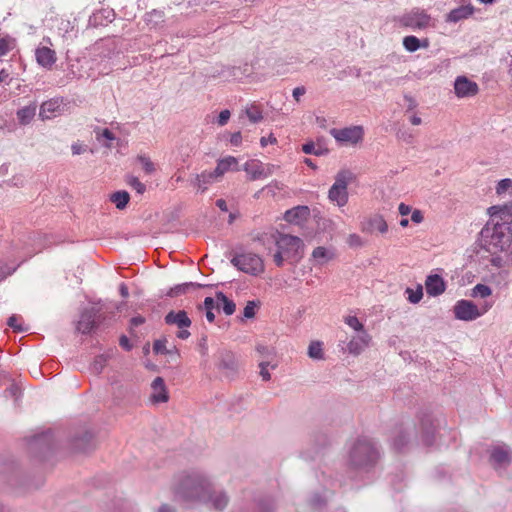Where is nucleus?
Returning a JSON list of instances; mask_svg holds the SVG:
<instances>
[{
  "label": "nucleus",
  "instance_id": "8",
  "mask_svg": "<svg viewBox=\"0 0 512 512\" xmlns=\"http://www.w3.org/2000/svg\"><path fill=\"white\" fill-rule=\"evenodd\" d=\"M69 447L74 453H89L95 449L94 434L87 429L76 431L69 439Z\"/></svg>",
  "mask_w": 512,
  "mask_h": 512
},
{
  "label": "nucleus",
  "instance_id": "15",
  "mask_svg": "<svg viewBox=\"0 0 512 512\" xmlns=\"http://www.w3.org/2000/svg\"><path fill=\"white\" fill-rule=\"evenodd\" d=\"M454 91L458 98L472 97L479 92V86L475 81L462 75L455 79Z\"/></svg>",
  "mask_w": 512,
  "mask_h": 512
},
{
  "label": "nucleus",
  "instance_id": "29",
  "mask_svg": "<svg viewBox=\"0 0 512 512\" xmlns=\"http://www.w3.org/2000/svg\"><path fill=\"white\" fill-rule=\"evenodd\" d=\"M243 170L247 172L250 180H257L267 177L263 163L259 160H250L243 165Z\"/></svg>",
  "mask_w": 512,
  "mask_h": 512
},
{
  "label": "nucleus",
  "instance_id": "59",
  "mask_svg": "<svg viewBox=\"0 0 512 512\" xmlns=\"http://www.w3.org/2000/svg\"><path fill=\"white\" fill-rule=\"evenodd\" d=\"M345 323L354 329L357 333H362V331H366L364 325L359 321L356 316H347L345 318Z\"/></svg>",
  "mask_w": 512,
  "mask_h": 512
},
{
  "label": "nucleus",
  "instance_id": "27",
  "mask_svg": "<svg viewBox=\"0 0 512 512\" xmlns=\"http://www.w3.org/2000/svg\"><path fill=\"white\" fill-rule=\"evenodd\" d=\"M475 11V8L471 4L461 5L457 8L452 9L446 16L447 22L457 23L461 20L467 19Z\"/></svg>",
  "mask_w": 512,
  "mask_h": 512
},
{
  "label": "nucleus",
  "instance_id": "38",
  "mask_svg": "<svg viewBox=\"0 0 512 512\" xmlns=\"http://www.w3.org/2000/svg\"><path fill=\"white\" fill-rule=\"evenodd\" d=\"M217 301L220 303L221 308L225 315L230 316L236 310V304L232 299H229L222 291H217L215 294Z\"/></svg>",
  "mask_w": 512,
  "mask_h": 512
},
{
  "label": "nucleus",
  "instance_id": "46",
  "mask_svg": "<svg viewBox=\"0 0 512 512\" xmlns=\"http://www.w3.org/2000/svg\"><path fill=\"white\" fill-rule=\"evenodd\" d=\"M110 358H111L110 354L97 355L91 364V370L96 374L102 373L103 369L107 365V362Z\"/></svg>",
  "mask_w": 512,
  "mask_h": 512
},
{
  "label": "nucleus",
  "instance_id": "19",
  "mask_svg": "<svg viewBox=\"0 0 512 512\" xmlns=\"http://www.w3.org/2000/svg\"><path fill=\"white\" fill-rule=\"evenodd\" d=\"M425 289L429 296L437 297L446 290V282L441 275L430 274L425 280Z\"/></svg>",
  "mask_w": 512,
  "mask_h": 512
},
{
  "label": "nucleus",
  "instance_id": "47",
  "mask_svg": "<svg viewBox=\"0 0 512 512\" xmlns=\"http://www.w3.org/2000/svg\"><path fill=\"white\" fill-rule=\"evenodd\" d=\"M16 46V39L10 35L0 37V57L6 55L9 51L13 50Z\"/></svg>",
  "mask_w": 512,
  "mask_h": 512
},
{
  "label": "nucleus",
  "instance_id": "20",
  "mask_svg": "<svg viewBox=\"0 0 512 512\" xmlns=\"http://www.w3.org/2000/svg\"><path fill=\"white\" fill-rule=\"evenodd\" d=\"M203 503L210 504L211 507L216 511H223L229 503V497L225 491H215L213 489V485L211 484L209 489V496L205 498Z\"/></svg>",
  "mask_w": 512,
  "mask_h": 512
},
{
  "label": "nucleus",
  "instance_id": "44",
  "mask_svg": "<svg viewBox=\"0 0 512 512\" xmlns=\"http://www.w3.org/2000/svg\"><path fill=\"white\" fill-rule=\"evenodd\" d=\"M302 151L307 155L323 156L329 153L327 148H323L320 145L318 148L315 147V143L312 140L307 141L302 145Z\"/></svg>",
  "mask_w": 512,
  "mask_h": 512
},
{
  "label": "nucleus",
  "instance_id": "18",
  "mask_svg": "<svg viewBox=\"0 0 512 512\" xmlns=\"http://www.w3.org/2000/svg\"><path fill=\"white\" fill-rule=\"evenodd\" d=\"M151 388L150 401L153 404L165 403L169 400L168 390L162 377H156L151 383Z\"/></svg>",
  "mask_w": 512,
  "mask_h": 512
},
{
  "label": "nucleus",
  "instance_id": "14",
  "mask_svg": "<svg viewBox=\"0 0 512 512\" xmlns=\"http://www.w3.org/2000/svg\"><path fill=\"white\" fill-rule=\"evenodd\" d=\"M116 17V13L113 8L100 7L93 11L92 15H90L88 20V27L98 28L107 26L111 23Z\"/></svg>",
  "mask_w": 512,
  "mask_h": 512
},
{
  "label": "nucleus",
  "instance_id": "61",
  "mask_svg": "<svg viewBox=\"0 0 512 512\" xmlns=\"http://www.w3.org/2000/svg\"><path fill=\"white\" fill-rule=\"evenodd\" d=\"M226 135L229 138H226L229 140L232 146H240L243 140L242 134L240 131L234 132V133H226Z\"/></svg>",
  "mask_w": 512,
  "mask_h": 512
},
{
  "label": "nucleus",
  "instance_id": "23",
  "mask_svg": "<svg viewBox=\"0 0 512 512\" xmlns=\"http://www.w3.org/2000/svg\"><path fill=\"white\" fill-rule=\"evenodd\" d=\"M310 216V209L306 205H298L287 210L284 213V219L288 223L299 224L302 221H305Z\"/></svg>",
  "mask_w": 512,
  "mask_h": 512
},
{
  "label": "nucleus",
  "instance_id": "12",
  "mask_svg": "<svg viewBox=\"0 0 512 512\" xmlns=\"http://www.w3.org/2000/svg\"><path fill=\"white\" fill-rule=\"evenodd\" d=\"M330 134L339 143L356 145L363 140L364 129L362 126H350L342 129L333 128Z\"/></svg>",
  "mask_w": 512,
  "mask_h": 512
},
{
  "label": "nucleus",
  "instance_id": "64",
  "mask_svg": "<svg viewBox=\"0 0 512 512\" xmlns=\"http://www.w3.org/2000/svg\"><path fill=\"white\" fill-rule=\"evenodd\" d=\"M286 260L284 253L282 250L277 248L276 253L274 254V262L277 267H282L284 264V261Z\"/></svg>",
  "mask_w": 512,
  "mask_h": 512
},
{
  "label": "nucleus",
  "instance_id": "13",
  "mask_svg": "<svg viewBox=\"0 0 512 512\" xmlns=\"http://www.w3.org/2000/svg\"><path fill=\"white\" fill-rule=\"evenodd\" d=\"M431 16L419 8L412 9L409 13L400 18V23L404 27L411 29H425L430 25Z\"/></svg>",
  "mask_w": 512,
  "mask_h": 512
},
{
  "label": "nucleus",
  "instance_id": "9",
  "mask_svg": "<svg viewBox=\"0 0 512 512\" xmlns=\"http://www.w3.org/2000/svg\"><path fill=\"white\" fill-rule=\"evenodd\" d=\"M216 367L228 380L235 379L238 374V361L234 353L226 349L218 351Z\"/></svg>",
  "mask_w": 512,
  "mask_h": 512
},
{
  "label": "nucleus",
  "instance_id": "62",
  "mask_svg": "<svg viewBox=\"0 0 512 512\" xmlns=\"http://www.w3.org/2000/svg\"><path fill=\"white\" fill-rule=\"evenodd\" d=\"M230 116H231V113L228 109H224V110L220 111V113L217 117L218 125L224 126L225 124H227V122L230 119Z\"/></svg>",
  "mask_w": 512,
  "mask_h": 512
},
{
  "label": "nucleus",
  "instance_id": "11",
  "mask_svg": "<svg viewBox=\"0 0 512 512\" xmlns=\"http://www.w3.org/2000/svg\"><path fill=\"white\" fill-rule=\"evenodd\" d=\"M454 316L457 320L473 321L483 315L478 306L471 300H458L453 307Z\"/></svg>",
  "mask_w": 512,
  "mask_h": 512
},
{
  "label": "nucleus",
  "instance_id": "3",
  "mask_svg": "<svg viewBox=\"0 0 512 512\" xmlns=\"http://www.w3.org/2000/svg\"><path fill=\"white\" fill-rule=\"evenodd\" d=\"M510 223H495L493 226L486 224L480 231L479 244L481 248L489 253L507 251L512 243V235L507 232L510 230Z\"/></svg>",
  "mask_w": 512,
  "mask_h": 512
},
{
  "label": "nucleus",
  "instance_id": "21",
  "mask_svg": "<svg viewBox=\"0 0 512 512\" xmlns=\"http://www.w3.org/2000/svg\"><path fill=\"white\" fill-rule=\"evenodd\" d=\"M164 322L167 325H175L179 329L189 328L192 324V321L185 310L169 311L164 316Z\"/></svg>",
  "mask_w": 512,
  "mask_h": 512
},
{
  "label": "nucleus",
  "instance_id": "2",
  "mask_svg": "<svg viewBox=\"0 0 512 512\" xmlns=\"http://www.w3.org/2000/svg\"><path fill=\"white\" fill-rule=\"evenodd\" d=\"M211 482L200 472L183 475L174 490L175 497L187 504L203 503L209 496Z\"/></svg>",
  "mask_w": 512,
  "mask_h": 512
},
{
  "label": "nucleus",
  "instance_id": "28",
  "mask_svg": "<svg viewBox=\"0 0 512 512\" xmlns=\"http://www.w3.org/2000/svg\"><path fill=\"white\" fill-rule=\"evenodd\" d=\"M212 285H204L197 282H186L182 284H177L174 287H171L167 292L166 296L173 298L183 294H187L191 290L201 289L205 287H211Z\"/></svg>",
  "mask_w": 512,
  "mask_h": 512
},
{
  "label": "nucleus",
  "instance_id": "6",
  "mask_svg": "<svg viewBox=\"0 0 512 512\" xmlns=\"http://www.w3.org/2000/svg\"><path fill=\"white\" fill-rule=\"evenodd\" d=\"M106 320L102 305L85 308L80 315L76 329L82 334H89L99 328Z\"/></svg>",
  "mask_w": 512,
  "mask_h": 512
},
{
  "label": "nucleus",
  "instance_id": "57",
  "mask_svg": "<svg viewBox=\"0 0 512 512\" xmlns=\"http://www.w3.org/2000/svg\"><path fill=\"white\" fill-rule=\"evenodd\" d=\"M245 112L252 123H258L263 119L262 111L257 106L247 108Z\"/></svg>",
  "mask_w": 512,
  "mask_h": 512
},
{
  "label": "nucleus",
  "instance_id": "17",
  "mask_svg": "<svg viewBox=\"0 0 512 512\" xmlns=\"http://www.w3.org/2000/svg\"><path fill=\"white\" fill-rule=\"evenodd\" d=\"M188 183L191 187L197 188L202 193L208 189V185L217 181L212 171H203L200 174H191L188 178Z\"/></svg>",
  "mask_w": 512,
  "mask_h": 512
},
{
  "label": "nucleus",
  "instance_id": "7",
  "mask_svg": "<svg viewBox=\"0 0 512 512\" xmlns=\"http://www.w3.org/2000/svg\"><path fill=\"white\" fill-rule=\"evenodd\" d=\"M231 264L238 270L252 275L258 276L264 272V263L262 258L255 253L235 254L231 259Z\"/></svg>",
  "mask_w": 512,
  "mask_h": 512
},
{
  "label": "nucleus",
  "instance_id": "60",
  "mask_svg": "<svg viewBox=\"0 0 512 512\" xmlns=\"http://www.w3.org/2000/svg\"><path fill=\"white\" fill-rule=\"evenodd\" d=\"M512 185V181L509 178L501 179L496 186V193L501 195L505 193Z\"/></svg>",
  "mask_w": 512,
  "mask_h": 512
},
{
  "label": "nucleus",
  "instance_id": "39",
  "mask_svg": "<svg viewBox=\"0 0 512 512\" xmlns=\"http://www.w3.org/2000/svg\"><path fill=\"white\" fill-rule=\"evenodd\" d=\"M36 103L30 104L28 106L22 107L17 111V119L20 124L26 125L31 122L36 114Z\"/></svg>",
  "mask_w": 512,
  "mask_h": 512
},
{
  "label": "nucleus",
  "instance_id": "30",
  "mask_svg": "<svg viewBox=\"0 0 512 512\" xmlns=\"http://www.w3.org/2000/svg\"><path fill=\"white\" fill-rule=\"evenodd\" d=\"M375 230L380 233H385L388 230V225L381 215H374L363 224V231L372 233Z\"/></svg>",
  "mask_w": 512,
  "mask_h": 512
},
{
  "label": "nucleus",
  "instance_id": "37",
  "mask_svg": "<svg viewBox=\"0 0 512 512\" xmlns=\"http://www.w3.org/2000/svg\"><path fill=\"white\" fill-rule=\"evenodd\" d=\"M355 179L356 176L353 172L348 169H342L336 174L335 182L333 185L338 186V188L347 190L348 184Z\"/></svg>",
  "mask_w": 512,
  "mask_h": 512
},
{
  "label": "nucleus",
  "instance_id": "34",
  "mask_svg": "<svg viewBox=\"0 0 512 512\" xmlns=\"http://www.w3.org/2000/svg\"><path fill=\"white\" fill-rule=\"evenodd\" d=\"M328 198L332 202H336L339 207H343L348 202V191L332 185L328 192Z\"/></svg>",
  "mask_w": 512,
  "mask_h": 512
},
{
  "label": "nucleus",
  "instance_id": "22",
  "mask_svg": "<svg viewBox=\"0 0 512 512\" xmlns=\"http://www.w3.org/2000/svg\"><path fill=\"white\" fill-rule=\"evenodd\" d=\"M239 170H240V168L238 165L237 158H235L233 156H227V157L220 158L217 160V165L212 172L218 180L228 171H239Z\"/></svg>",
  "mask_w": 512,
  "mask_h": 512
},
{
  "label": "nucleus",
  "instance_id": "52",
  "mask_svg": "<svg viewBox=\"0 0 512 512\" xmlns=\"http://www.w3.org/2000/svg\"><path fill=\"white\" fill-rule=\"evenodd\" d=\"M309 505L316 510H321L327 505V500L320 493H313L309 499Z\"/></svg>",
  "mask_w": 512,
  "mask_h": 512
},
{
  "label": "nucleus",
  "instance_id": "32",
  "mask_svg": "<svg viewBox=\"0 0 512 512\" xmlns=\"http://www.w3.org/2000/svg\"><path fill=\"white\" fill-rule=\"evenodd\" d=\"M409 442H410L409 432L406 429L401 427L398 430L397 434L392 439V446L396 452L402 453L405 451V448L407 447Z\"/></svg>",
  "mask_w": 512,
  "mask_h": 512
},
{
  "label": "nucleus",
  "instance_id": "31",
  "mask_svg": "<svg viewBox=\"0 0 512 512\" xmlns=\"http://www.w3.org/2000/svg\"><path fill=\"white\" fill-rule=\"evenodd\" d=\"M276 503L271 496H261L254 500L253 512H274Z\"/></svg>",
  "mask_w": 512,
  "mask_h": 512
},
{
  "label": "nucleus",
  "instance_id": "35",
  "mask_svg": "<svg viewBox=\"0 0 512 512\" xmlns=\"http://www.w3.org/2000/svg\"><path fill=\"white\" fill-rule=\"evenodd\" d=\"M490 462L496 466H502L510 463L508 451L503 447H494L490 454Z\"/></svg>",
  "mask_w": 512,
  "mask_h": 512
},
{
  "label": "nucleus",
  "instance_id": "42",
  "mask_svg": "<svg viewBox=\"0 0 512 512\" xmlns=\"http://www.w3.org/2000/svg\"><path fill=\"white\" fill-rule=\"evenodd\" d=\"M110 200L115 204L117 209L123 210L129 203L130 195L126 190H118L111 194Z\"/></svg>",
  "mask_w": 512,
  "mask_h": 512
},
{
  "label": "nucleus",
  "instance_id": "48",
  "mask_svg": "<svg viewBox=\"0 0 512 512\" xmlns=\"http://www.w3.org/2000/svg\"><path fill=\"white\" fill-rule=\"evenodd\" d=\"M261 302L259 300H250L246 303L243 309V319H252L255 317L257 310L259 309Z\"/></svg>",
  "mask_w": 512,
  "mask_h": 512
},
{
  "label": "nucleus",
  "instance_id": "56",
  "mask_svg": "<svg viewBox=\"0 0 512 512\" xmlns=\"http://www.w3.org/2000/svg\"><path fill=\"white\" fill-rule=\"evenodd\" d=\"M167 338L166 336H162L159 339H156L153 342V353L155 355H164L168 352V349L166 348Z\"/></svg>",
  "mask_w": 512,
  "mask_h": 512
},
{
  "label": "nucleus",
  "instance_id": "63",
  "mask_svg": "<svg viewBox=\"0 0 512 512\" xmlns=\"http://www.w3.org/2000/svg\"><path fill=\"white\" fill-rule=\"evenodd\" d=\"M119 345L121 348L127 352L133 349V345L130 342V339L126 335H121L119 338Z\"/></svg>",
  "mask_w": 512,
  "mask_h": 512
},
{
  "label": "nucleus",
  "instance_id": "41",
  "mask_svg": "<svg viewBox=\"0 0 512 512\" xmlns=\"http://www.w3.org/2000/svg\"><path fill=\"white\" fill-rule=\"evenodd\" d=\"M97 140L99 142L104 140L102 145L106 148H112L114 146V142L119 146L121 142V140L116 138L115 134L108 128H104L101 133H97Z\"/></svg>",
  "mask_w": 512,
  "mask_h": 512
},
{
  "label": "nucleus",
  "instance_id": "43",
  "mask_svg": "<svg viewBox=\"0 0 512 512\" xmlns=\"http://www.w3.org/2000/svg\"><path fill=\"white\" fill-rule=\"evenodd\" d=\"M312 257L318 264L323 265L334 257V253L326 247L318 246L313 250Z\"/></svg>",
  "mask_w": 512,
  "mask_h": 512
},
{
  "label": "nucleus",
  "instance_id": "40",
  "mask_svg": "<svg viewBox=\"0 0 512 512\" xmlns=\"http://www.w3.org/2000/svg\"><path fill=\"white\" fill-rule=\"evenodd\" d=\"M312 437L314 442V454H318L332 443L331 438L324 432H316Z\"/></svg>",
  "mask_w": 512,
  "mask_h": 512
},
{
  "label": "nucleus",
  "instance_id": "55",
  "mask_svg": "<svg viewBox=\"0 0 512 512\" xmlns=\"http://www.w3.org/2000/svg\"><path fill=\"white\" fill-rule=\"evenodd\" d=\"M268 367L275 369L277 367V364H272L271 361H269V360H262L259 363L260 376L263 381H269L271 379V374L268 371Z\"/></svg>",
  "mask_w": 512,
  "mask_h": 512
},
{
  "label": "nucleus",
  "instance_id": "33",
  "mask_svg": "<svg viewBox=\"0 0 512 512\" xmlns=\"http://www.w3.org/2000/svg\"><path fill=\"white\" fill-rule=\"evenodd\" d=\"M488 213L492 218L499 217L502 220V223H510L509 220L512 217V206L494 205L488 208Z\"/></svg>",
  "mask_w": 512,
  "mask_h": 512
},
{
  "label": "nucleus",
  "instance_id": "5",
  "mask_svg": "<svg viewBox=\"0 0 512 512\" xmlns=\"http://www.w3.org/2000/svg\"><path fill=\"white\" fill-rule=\"evenodd\" d=\"M276 246L285 255L286 260L290 261L292 264L298 263L304 254V243L303 241L293 235L281 233L279 231L276 232Z\"/></svg>",
  "mask_w": 512,
  "mask_h": 512
},
{
  "label": "nucleus",
  "instance_id": "25",
  "mask_svg": "<svg viewBox=\"0 0 512 512\" xmlns=\"http://www.w3.org/2000/svg\"><path fill=\"white\" fill-rule=\"evenodd\" d=\"M144 21L149 29L163 30L165 28V13L162 10L154 9L145 14Z\"/></svg>",
  "mask_w": 512,
  "mask_h": 512
},
{
  "label": "nucleus",
  "instance_id": "45",
  "mask_svg": "<svg viewBox=\"0 0 512 512\" xmlns=\"http://www.w3.org/2000/svg\"><path fill=\"white\" fill-rule=\"evenodd\" d=\"M308 356L314 360L324 359L323 343L320 341H312L308 347Z\"/></svg>",
  "mask_w": 512,
  "mask_h": 512
},
{
  "label": "nucleus",
  "instance_id": "26",
  "mask_svg": "<svg viewBox=\"0 0 512 512\" xmlns=\"http://www.w3.org/2000/svg\"><path fill=\"white\" fill-rule=\"evenodd\" d=\"M37 63L44 68H51L56 62V53L49 47H38L35 51Z\"/></svg>",
  "mask_w": 512,
  "mask_h": 512
},
{
  "label": "nucleus",
  "instance_id": "54",
  "mask_svg": "<svg viewBox=\"0 0 512 512\" xmlns=\"http://www.w3.org/2000/svg\"><path fill=\"white\" fill-rule=\"evenodd\" d=\"M255 349L260 354V356L263 358V360L270 361L276 355L274 347H271V346L258 344Z\"/></svg>",
  "mask_w": 512,
  "mask_h": 512
},
{
  "label": "nucleus",
  "instance_id": "49",
  "mask_svg": "<svg viewBox=\"0 0 512 512\" xmlns=\"http://www.w3.org/2000/svg\"><path fill=\"white\" fill-rule=\"evenodd\" d=\"M405 294H407V300L410 303L417 304L423 298V287L421 284H418L416 289L408 287L406 288Z\"/></svg>",
  "mask_w": 512,
  "mask_h": 512
},
{
  "label": "nucleus",
  "instance_id": "10",
  "mask_svg": "<svg viewBox=\"0 0 512 512\" xmlns=\"http://www.w3.org/2000/svg\"><path fill=\"white\" fill-rule=\"evenodd\" d=\"M420 421V437L423 445L431 447L436 440L438 424L436 419L429 412H422L419 416Z\"/></svg>",
  "mask_w": 512,
  "mask_h": 512
},
{
  "label": "nucleus",
  "instance_id": "51",
  "mask_svg": "<svg viewBox=\"0 0 512 512\" xmlns=\"http://www.w3.org/2000/svg\"><path fill=\"white\" fill-rule=\"evenodd\" d=\"M403 46L408 52H416L420 49V39L414 35L405 36Z\"/></svg>",
  "mask_w": 512,
  "mask_h": 512
},
{
  "label": "nucleus",
  "instance_id": "16",
  "mask_svg": "<svg viewBox=\"0 0 512 512\" xmlns=\"http://www.w3.org/2000/svg\"><path fill=\"white\" fill-rule=\"evenodd\" d=\"M0 473L2 474L3 480L10 486L14 487L18 485L20 468L14 459L9 458L5 460L0 466Z\"/></svg>",
  "mask_w": 512,
  "mask_h": 512
},
{
  "label": "nucleus",
  "instance_id": "24",
  "mask_svg": "<svg viewBox=\"0 0 512 512\" xmlns=\"http://www.w3.org/2000/svg\"><path fill=\"white\" fill-rule=\"evenodd\" d=\"M371 337L367 333V331H362V333H357V336L353 337L347 344V349L349 353L354 355H359L365 347L368 346Z\"/></svg>",
  "mask_w": 512,
  "mask_h": 512
},
{
  "label": "nucleus",
  "instance_id": "58",
  "mask_svg": "<svg viewBox=\"0 0 512 512\" xmlns=\"http://www.w3.org/2000/svg\"><path fill=\"white\" fill-rule=\"evenodd\" d=\"M137 160L142 164V168L146 174H152L155 171V165L149 157L145 155H139Z\"/></svg>",
  "mask_w": 512,
  "mask_h": 512
},
{
  "label": "nucleus",
  "instance_id": "4",
  "mask_svg": "<svg viewBox=\"0 0 512 512\" xmlns=\"http://www.w3.org/2000/svg\"><path fill=\"white\" fill-rule=\"evenodd\" d=\"M27 445L30 455L39 461L48 459L57 447L52 429H47L30 437L27 441Z\"/></svg>",
  "mask_w": 512,
  "mask_h": 512
},
{
  "label": "nucleus",
  "instance_id": "1",
  "mask_svg": "<svg viewBox=\"0 0 512 512\" xmlns=\"http://www.w3.org/2000/svg\"><path fill=\"white\" fill-rule=\"evenodd\" d=\"M381 459L380 447L372 438L359 436L347 453V467L358 473H370Z\"/></svg>",
  "mask_w": 512,
  "mask_h": 512
},
{
  "label": "nucleus",
  "instance_id": "36",
  "mask_svg": "<svg viewBox=\"0 0 512 512\" xmlns=\"http://www.w3.org/2000/svg\"><path fill=\"white\" fill-rule=\"evenodd\" d=\"M60 109V103L56 99L45 101L40 106L39 116L44 119H50L56 111Z\"/></svg>",
  "mask_w": 512,
  "mask_h": 512
},
{
  "label": "nucleus",
  "instance_id": "53",
  "mask_svg": "<svg viewBox=\"0 0 512 512\" xmlns=\"http://www.w3.org/2000/svg\"><path fill=\"white\" fill-rule=\"evenodd\" d=\"M126 183L138 194H143L146 191V185L142 183L136 176L128 175L126 177Z\"/></svg>",
  "mask_w": 512,
  "mask_h": 512
},
{
  "label": "nucleus",
  "instance_id": "50",
  "mask_svg": "<svg viewBox=\"0 0 512 512\" xmlns=\"http://www.w3.org/2000/svg\"><path fill=\"white\" fill-rule=\"evenodd\" d=\"M470 295L472 297L487 298L492 295V288L486 284L478 283L472 288Z\"/></svg>",
  "mask_w": 512,
  "mask_h": 512
}]
</instances>
